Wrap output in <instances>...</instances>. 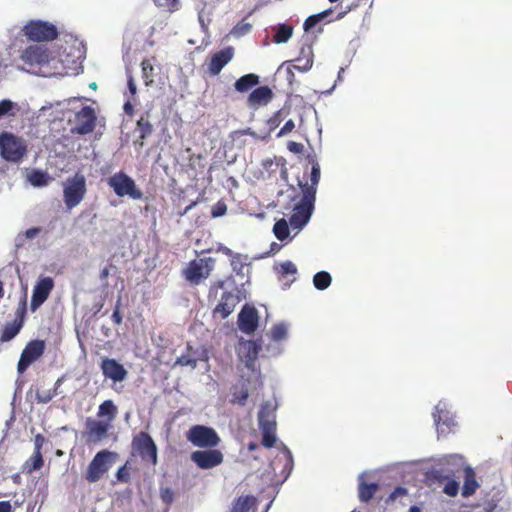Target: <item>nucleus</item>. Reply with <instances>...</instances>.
I'll return each instance as SVG.
<instances>
[{"label":"nucleus","instance_id":"obj_1","mask_svg":"<svg viewBox=\"0 0 512 512\" xmlns=\"http://www.w3.org/2000/svg\"><path fill=\"white\" fill-rule=\"evenodd\" d=\"M21 60L27 66V70L38 69V72L44 76L66 74L69 68L68 59L62 56H54L44 45L34 44L28 46L22 51Z\"/></svg>","mask_w":512,"mask_h":512},{"label":"nucleus","instance_id":"obj_2","mask_svg":"<svg viewBox=\"0 0 512 512\" xmlns=\"http://www.w3.org/2000/svg\"><path fill=\"white\" fill-rule=\"evenodd\" d=\"M276 406L271 402L262 403L258 413V424L262 432V445L272 448L276 443Z\"/></svg>","mask_w":512,"mask_h":512},{"label":"nucleus","instance_id":"obj_3","mask_svg":"<svg viewBox=\"0 0 512 512\" xmlns=\"http://www.w3.org/2000/svg\"><path fill=\"white\" fill-rule=\"evenodd\" d=\"M87 193L85 176L77 172L63 182V201L67 209L78 206Z\"/></svg>","mask_w":512,"mask_h":512},{"label":"nucleus","instance_id":"obj_4","mask_svg":"<svg viewBox=\"0 0 512 512\" xmlns=\"http://www.w3.org/2000/svg\"><path fill=\"white\" fill-rule=\"evenodd\" d=\"M132 453L139 456L144 464L156 466L158 463V449L147 432L136 434L131 443Z\"/></svg>","mask_w":512,"mask_h":512},{"label":"nucleus","instance_id":"obj_5","mask_svg":"<svg viewBox=\"0 0 512 512\" xmlns=\"http://www.w3.org/2000/svg\"><path fill=\"white\" fill-rule=\"evenodd\" d=\"M27 153L25 141L9 132L0 134V155L9 162H20Z\"/></svg>","mask_w":512,"mask_h":512},{"label":"nucleus","instance_id":"obj_6","mask_svg":"<svg viewBox=\"0 0 512 512\" xmlns=\"http://www.w3.org/2000/svg\"><path fill=\"white\" fill-rule=\"evenodd\" d=\"M116 457L117 453L109 450L97 452L87 467L84 475L85 479L89 483H95L101 480L109 471Z\"/></svg>","mask_w":512,"mask_h":512},{"label":"nucleus","instance_id":"obj_7","mask_svg":"<svg viewBox=\"0 0 512 512\" xmlns=\"http://www.w3.org/2000/svg\"><path fill=\"white\" fill-rule=\"evenodd\" d=\"M215 262L216 260L212 257L194 259L183 270V276L190 284L199 285L210 276Z\"/></svg>","mask_w":512,"mask_h":512},{"label":"nucleus","instance_id":"obj_8","mask_svg":"<svg viewBox=\"0 0 512 512\" xmlns=\"http://www.w3.org/2000/svg\"><path fill=\"white\" fill-rule=\"evenodd\" d=\"M186 439L195 447L215 448L221 439L214 428L205 425H193L186 432Z\"/></svg>","mask_w":512,"mask_h":512},{"label":"nucleus","instance_id":"obj_9","mask_svg":"<svg viewBox=\"0 0 512 512\" xmlns=\"http://www.w3.org/2000/svg\"><path fill=\"white\" fill-rule=\"evenodd\" d=\"M107 183L119 197L129 196L134 200H140L143 197V193L137 188L135 181L123 171L113 174L108 178Z\"/></svg>","mask_w":512,"mask_h":512},{"label":"nucleus","instance_id":"obj_10","mask_svg":"<svg viewBox=\"0 0 512 512\" xmlns=\"http://www.w3.org/2000/svg\"><path fill=\"white\" fill-rule=\"evenodd\" d=\"M24 35L35 42L52 41L57 38L55 25L41 20H31L23 27Z\"/></svg>","mask_w":512,"mask_h":512},{"label":"nucleus","instance_id":"obj_11","mask_svg":"<svg viewBox=\"0 0 512 512\" xmlns=\"http://www.w3.org/2000/svg\"><path fill=\"white\" fill-rule=\"evenodd\" d=\"M314 203L313 192H306V195H303L301 201L294 207L289 219V224L293 229H302L308 223L314 210Z\"/></svg>","mask_w":512,"mask_h":512},{"label":"nucleus","instance_id":"obj_12","mask_svg":"<svg viewBox=\"0 0 512 512\" xmlns=\"http://www.w3.org/2000/svg\"><path fill=\"white\" fill-rule=\"evenodd\" d=\"M45 341L35 339L29 341L25 348L22 350L20 359L17 364V371L19 374H23L28 367L38 360L45 352Z\"/></svg>","mask_w":512,"mask_h":512},{"label":"nucleus","instance_id":"obj_13","mask_svg":"<svg viewBox=\"0 0 512 512\" xmlns=\"http://www.w3.org/2000/svg\"><path fill=\"white\" fill-rule=\"evenodd\" d=\"M190 459L198 468L207 470L219 466L224 460V455L218 449L205 448L193 451Z\"/></svg>","mask_w":512,"mask_h":512},{"label":"nucleus","instance_id":"obj_14","mask_svg":"<svg viewBox=\"0 0 512 512\" xmlns=\"http://www.w3.org/2000/svg\"><path fill=\"white\" fill-rule=\"evenodd\" d=\"M111 428L109 422L87 418L85 422V432L83 434L87 444H97L107 437Z\"/></svg>","mask_w":512,"mask_h":512},{"label":"nucleus","instance_id":"obj_15","mask_svg":"<svg viewBox=\"0 0 512 512\" xmlns=\"http://www.w3.org/2000/svg\"><path fill=\"white\" fill-rule=\"evenodd\" d=\"M100 369L106 379L113 383H121L126 380L128 371L114 358L104 357L100 362Z\"/></svg>","mask_w":512,"mask_h":512},{"label":"nucleus","instance_id":"obj_16","mask_svg":"<svg viewBox=\"0 0 512 512\" xmlns=\"http://www.w3.org/2000/svg\"><path fill=\"white\" fill-rule=\"evenodd\" d=\"M54 288V281L51 277L40 278L35 284L32 292L30 309L35 312L49 297Z\"/></svg>","mask_w":512,"mask_h":512},{"label":"nucleus","instance_id":"obj_17","mask_svg":"<svg viewBox=\"0 0 512 512\" xmlns=\"http://www.w3.org/2000/svg\"><path fill=\"white\" fill-rule=\"evenodd\" d=\"M434 422L437 432L441 435H447L452 431L455 426L454 417L451 412L446 408V404L439 402L434 409L433 413Z\"/></svg>","mask_w":512,"mask_h":512},{"label":"nucleus","instance_id":"obj_18","mask_svg":"<svg viewBox=\"0 0 512 512\" xmlns=\"http://www.w3.org/2000/svg\"><path fill=\"white\" fill-rule=\"evenodd\" d=\"M239 296L232 291H225L221 295L219 303L213 310V316L220 319L227 318L239 303Z\"/></svg>","mask_w":512,"mask_h":512},{"label":"nucleus","instance_id":"obj_19","mask_svg":"<svg viewBox=\"0 0 512 512\" xmlns=\"http://www.w3.org/2000/svg\"><path fill=\"white\" fill-rule=\"evenodd\" d=\"M76 131L79 134L85 135L91 133L96 126L95 111L90 106L83 107L76 113Z\"/></svg>","mask_w":512,"mask_h":512},{"label":"nucleus","instance_id":"obj_20","mask_svg":"<svg viewBox=\"0 0 512 512\" xmlns=\"http://www.w3.org/2000/svg\"><path fill=\"white\" fill-rule=\"evenodd\" d=\"M258 313L254 307L245 305L238 315L239 329L246 333H253L258 327Z\"/></svg>","mask_w":512,"mask_h":512},{"label":"nucleus","instance_id":"obj_21","mask_svg":"<svg viewBox=\"0 0 512 512\" xmlns=\"http://www.w3.org/2000/svg\"><path fill=\"white\" fill-rule=\"evenodd\" d=\"M274 93L272 89L267 86H260L254 89L247 97V106L252 109L266 106L272 101Z\"/></svg>","mask_w":512,"mask_h":512},{"label":"nucleus","instance_id":"obj_22","mask_svg":"<svg viewBox=\"0 0 512 512\" xmlns=\"http://www.w3.org/2000/svg\"><path fill=\"white\" fill-rule=\"evenodd\" d=\"M233 54L234 53L232 47H227L213 54L208 65L210 74L218 75L221 70L232 60Z\"/></svg>","mask_w":512,"mask_h":512},{"label":"nucleus","instance_id":"obj_23","mask_svg":"<svg viewBox=\"0 0 512 512\" xmlns=\"http://www.w3.org/2000/svg\"><path fill=\"white\" fill-rule=\"evenodd\" d=\"M261 350V344L254 340H248L241 344L239 353L243 355L246 361V366L252 365L258 358Z\"/></svg>","mask_w":512,"mask_h":512},{"label":"nucleus","instance_id":"obj_24","mask_svg":"<svg viewBox=\"0 0 512 512\" xmlns=\"http://www.w3.org/2000/svg\"><path fill=\"white\" fill-rule=\"evenodd\" d=\"M479 488V483L476 479V473L470 466L464 467V484L462 487V496L470 497Z\"/></svg>","mask_w":512,"mask_h":512},{"label":"nucleus","instance_id":"obj_25","mask_svg":"<svg viewBox=\"0 0 512 512\" xmlns=\"http://www.w3.org/2000/svg\"><path fill=\"white\" fill-rule=\"evenodd\" d=\"M260 82L259 76L253 73L245 74L236 80L234 87L237 92L245 93L258 85Z\"/></svg>","mask_w":512,"mask_h":512},{"label":"nucleus","instance_id":"obj_26","mask_svg":"<svg viewBox=\"0 0 512 512\" xmlns=\"http://www.w3.org/2000/svg\"><path fill=\"white\" fill-rule=\"evenodd\" d=\"M311 183H305V184H299L303 195H306V192H313L314 199H316V191H317V185L320 180V166L317 162H314L312 164L311 168V175H310Z\"/></svg>","mask_w":512,"mask_h":512},{"label":"nucleus","instance_id":"obj_27","mask_svg":"<svg viewBox=\"0 0 512 512\" xmlns=\"http://www.w3.org/2000/svg\"><path fill=\"white\" fill-rule=\"evenodd\" d=\"M379 490V485L377 483H367L365 481H361L358 485V497L360 502L368 503Z\"/></svg>","mask_w":512,"mask_h":512},{"label":"nucleus","instance_id":"obj_28","mask_svg":"<svg viewBox=\"0 0 512 512\" xmlns=\"http://www.w3.org/2000/svg\"><path fill=\"white\" fill-rule=\"evenodd\" d=\"M52 180L53 178L49 175L47 171L35 169L28 174V181L34 187H45Z\"/></svg>","mask_w":512,"mask_h":512},{"label":"nucleus","instance_id":"obj_29","mask_svg":"<svg viewBox=\"0 0 512 512\" xmlns=\"http://www.w3.org/2000/svg\"><path fill=\"white\" fill-rule=\"evenodd\" d=\"M43 465L42 452H33L32 456L24 463L22 472L30 475L34 471L40 470Z\"/></svg>","mask_w":512,"mask_h":512},{"label":"nucleus","instance_id":"obj_30","mask_svg":"<svg viewBox=\"0 0 512 512\" xmlns=\"http://www.w3.org/2000/svg\"><path fill=\"white\" fill-rule=\"evenodd\" d=\"M116 415L117 407L115 406L112 400H105L99 405L97 416H107L106 422H109L111 424V422L115 419Z\"/></svg>","mask_w":512,"mask_h":512},{"label":"nucleus","instance_id":"obj_31","mask_svg":"<svg viewBox=\"0 0 512 512\" xmlns=\"http://www.w3.org/2000/svg\"><path fill=\"white\" fill-rule=\"evenodd\" d=\"M333 13V8H328L320 13L309 16L304 24L303 28L305 31H310L313 29L318 23L326 20Z\"/></svg>","mask_w":512,"mask_h":512},{"label":"nucleus","instance_id":"obj_32","mask_svg":"<svg viewBox=\"0 0 512 512\" xmlns=\"http://www.w3.org/2000/svg\"><path fill=\"white\" fill-rule=\"evenodd\" d=\"M23 326L16 323L15 321L6 323L2 329V332L0 334V341L1 342H9L14 337L17 336V334L20 332Z\"/></svg>","mask_w":512,"mask_h":512},{"label":"nucleus","instance_id":"obj_33","mask_svg":"<svg viewBox=\"0 0 512 512\" xmlns=\"http://www.w3.org/2000/svg\"><path fill=\"white\" fill-rule=\"evenodd\" d=\"M255 498L253 496H241L233 505L231 512H249L255 505Z\"/></svg>","mask_w":512,"mask_h":512},{"label":"nucleus","instance_id":"obj_34","mask_svg":"<svg viewBox=\"0 0 512 512\" xmlns=\"http://www.w3.org/2000/svg\"><path fill=\"white\" fill-rule=\"evenodd\" d=\"M293 28L287 24H280L276 28V32L273 36V40L275 43H285L292 36Z\"/></svg>","mask_w":512,"mask_h":512},{"label":"nucleus","instance_id":"obj_35","mask_svg":"<svg viewBox=\"0 0 512 512\" xmlns=\"http://www.w3.org/2000/svg\"><path fill=\"white\" fill-rule=\"evenodd\" d=\"M26 315H27V295L25 293L19 299L16 311H15V319L13 321H15L16 323L23 326L25 323Z\"/></svg>","mask_w":512,"mask_h":512},{"label":"nucleus","instance_id":"obj_36","mask_svg":"<svg viewBox=\"0 0 512 512\" xmlns=\"http://www.w3.org/2000/svg\"><path fill=\"white\" fill-rule=\"evenodd\" d=\"M331 275L326 271L317 272L313 277V284L318 290H325L331 284Z\"/></svg>","mask_w":512,"mask_h":512},{"label":"nucleus","instance_id":"obj_37","mask_svg":"<svg viewBox=\"0 0 512 512\" xmlns=\"http://www.w3.org/2000/svg\"><path fill=\"white\" fill-rule=\"evenodd\" d=\"M142 77L146 86L154 83V67L149 59H144L141 62Z\"/></svg>","mask_w":512,"mask_h":512},{"label":"nucleus","instance_id":"obj_38","mask_svg":"<svg viewBox=\"0 0 512 512\" xmlns=\"http://www.w3.org/2000/svg\"><path fill=\"white\" fill-rule=\"evenodd\" d=\"M191 350H192V347L190 345H188L187 346V354H183L180 357H178L175 361V365L181 366V367L189 366L192 369H195L197 367L198 360L195 357L191 356V354H190Z\"/></svg>","mask_w":512,"mask_h":512},{"label":"nucleus","instance_id":"obj_39","mask_svg":"<svg viewBox=\"0 0 512 512\" xmlns=\"http://www.w3.org/2000/svg\"><path fill=\"white\" fill-rule=\"evenodd\" d=\"M273 232L278 240H285L289 236L288 222L284 218L276 221L273 227Z\"/></svg>","mask_w":512,"mask_h":512},{"label":"nucleus","instance_id":"obj_40","mask_svg":"<svg viewBox=\"0 0 512 512\" xmlns=\"http://www.w3.org/2000/svg\"><path fill=\"white\" fill-rule=\"evenodd\" d=\"M137 129L140 133V139L144 140L152 134L153 126L147 118L141 117L137 121Z\"/></svg>","mask_w":512,"mask_h":512},{"label":"nucleus","instance_id":"obj_41","mask_svg":"<svg viewBox=\"0 0 512 512\" xmlns=\"http://www.w3.org/2000/svg\"><path fill=\"white\" fill-rule=\"evenodd\" d=\"M292 67L299 72H307L312 68L313 59L308 58H296L292 62Z\"/></svg>","mask_w":512,"mask_h":512},{"label":"nucleus","instance_id":"obj_42","mask_svg":"<svg viewBox=\"0 0 512 512\" xmlns=\"http://www.w3.org/2000/svg\"><path fill=\"white\" fill-rule=\"evenodd\" d=\"M271 338L275 341H281L287 336V327L280 323L271 328Z\"/></svg>","mask_w":512,"mask_h":512},{"label":"nucleus","instance_id":"obj_43","mask_svg":"<svg viewBox=\"0 0 512 512\" xmlns=\"http://www.w3.org/2000/svg\"><path fill=\"white\" fill-rule=\"evenodd\" d=\"M230 258H231L230 263H231L232 270L237 274H242L243 269L245 267V262H244L243 256L241 254L234 253V255Z\"/></svg>","mask_w":512,"mask_h":512},{"label":"nucleus","instance_id":"obj_44","mask_svg":"<svg viewBox=\"0 0 512 512\" xmlns=\"http://www.w3.org/2000/svg\"><path fill=\"white\" fill-rule=\"evenodd\" d=\"M281 277L286 275H295L297 273V267L291 261H285L276 268Z\"/></svg>","mask_w":512,"mask_h":512},{"label":"nucleus","instance_id":"obj_45","mask_svg":"<svg viewBox=\"0 0 512 512\" xmlns=\"http://www.w3.org/2000/svg\"><path fill=\"white\" fill-rule=\"evenodd\" d=\"M129 462L127 461L123 466H121L116 472V479L121 483H129L131 480L130 477V469L128 467Z\"/></svg>","mask_w":512,"mask_h":512},{"label":"nucleus","instance_id":"obj_46","mask_svg":"<svg viewBox=\"0 0 512 512\" xmlns=\"http://www.w3.org/2000/svg\"><path fill=\"white\" fill-rule=\"evenodd\" d=\"M154 3L159 8H162L168 12H174L178 10L179 6L178 0H154Z\"/></svg>","mask_w":512,"mask_h":512},{"label":"nucleus","instance_id":"obj_47","mask_svg":"<svg viewBox=\"0 0 512 512\" xmlns=\"http://www.w3.org/2000/svg\"><path fill=\"white\" fill-rule=\"evenodd\" d=\"M408 494V491L405 487L398 486L396 487L386 498L385 503L390 504L395 502L399 497H404Z\"/></svg>","mask_w":512,"mask_h":512},{"label":"nucleus","instance_id":"obj_48","mask_svg":"<svg viewBox=\"0 0 512 512\" xmlns=\"http://www.w3.org/2000/svg\"><path fill=\"white\" fill-rule=\"evenodd\" d=\"M248 396V390L246 388H242L240 391H235L233 393L231 402L244 405L248 399Z\"/></svg>","mask_w":512,"mask_h":512},{"label":"nucleus","instance_id":"obj_49","mask_svg":"<svg viewBox=\"0 0 512 512\" xmlns=\"http://www.w3.org/2000/svg\"><path fill=\"white\" fill-rule=\"evenodd\" d=\"M443 492L451 497H455L459 492V483L455 480H449L443 488Z\"/></svg>","mask_w":512,"mask_h":512},{"label":"nucleus","instance_id":"obj_50","mask_svg":"<svg viewBox=\"0 0 512 512\" xmlns=\"http://www.w3.org/2000/svg\"><path fill=\"white\" fill-rule=\"evenodd\" d=\"M56 395V391H51V390H47V391H40L38 390L36 392V399L39 403H48L49 401H51L53 399V397Z\"/></svg>","mask_w":512,"mask_h":512},{"label":"nucleus","instance_id":"obj_51","mask_svg":"<svg viewBox=\"0 0 512 512\" xmlns=\"http://www.w3.org/2000/svg\"><path fill=\"white\" fill-rule=\"evenodd\" d=\"M227 212V205L223 201H218L211 210L213 218H218L225 215Z\"/></svg>","mask_w":512,"mask_h":512},{"label":"nucleus","instance_id":"obj_52","mask_svg":"<svg viewBox=\"0 0 512 512\" xmlns=\"http://www.w3.org/2000/svg\"><path fill=\"white\" fill-rule=\"evenodd\" d=\"M160 497L165 504L170 505L174 500V492L169 487H161Z\"/></svg>","mask_w":512,"mask_h":512},{"label":"nucleus","instance_id":"obj_53","mask_svg":"<svg viewBox=\"0 0 512 512\" xmlns=\"http://www.w3.org/2000/svg\"><path fill=\"white\" fill-rule=\"evenodd\" d=\"M13 109V102L10 100L0 101V118L8 114Z\"/></svg>","mask_w":512,"mask_h":512},{"label":"nucleus","instance_id":"obj_54","mask_svg":"<svg viewBox=\"0 0 512 512\" xmlns=\"http://www.w3.org/2000/svg\"><path fill=\"white\" fill-rule=\"evenodd\" d=\"M111 319L116 325H120L122 323V315L120 313V299H118L116 302Z\"/></svg>","mask_w":512,"mask_h":512},{"label":"nucleus","instance_id":"obj_55","mask_svg":"<svg viewBox=\"0 0 512 512\" xmlns=\"http://www.w3.org/2000/svg\"><path fill=\"white\" fill-rule=\"evenodd\" d=\"M295 128V123L293 120H288L284 126L280 129V131L278 132L277 134V137H282L288 133H290L291 131H293Z\"/></svg>","mask_w":512,"mask_h":512},{"label":"nucleus","instance_id":"obj_56","mask_svg":"<svg viewBox=\"0 0 512 512\" xmlns=\"http://www.w3.org/2000/svg\"><path fill=\"white\" fill-rule=\"evenodd\" d=\"M46 439L42 434H37L34 437V452H42L43 445L45 444Z\"/></svg>","mask_w":512,"mask_h":512},{"label":"nucleus","instance_id":"obj_57","mask_svg":"<svg viewBox=\"0 0 512 512\" xmlns=\"http://www.w3.org/2000/svg\"><path fill=\"white\" fill-rule=\"evenodd\" d=\"M297 58L313 59V50L311 45H303Z\"/></svg>","mask_w":512,"mask_h":512},{"label":"nucleus","instance_id":"obj_58","mask_svg":"<svg viewBox=\"0 0 512 512\" xmlns=\"http://www.w3.org/2000/svg\"><path fill=\"white\" fill-rule=\"evenodd\" d=\"M357 8V3L356 4H349L345 7V9H343L342 11H340L336 17H335V21H338V20H341L343 19L348 13H350L351 11L355 10Z\"/></svg>","mask_w":512,"mask_h":512},{"label":"nucleus","instance_id":"obj_59","mask_svg":"<svg viewBox=\"0 0 512 512\" xmlns=\"http://www.w3.org/2000/svg\"><path fill=\"white\" fill-rule=\"evenodd\" d=\"M127 86H128V90L131 94V97H134L137 92V87H136L135 80L131 73H129L127 76Z\"/></svg>","mask_w":512,"mask_h":512},{"label":"nucleus","instance_id":"obj_60","mask_svg":"<svg viewBox=\"0 0 512 512\" xmlns=\"http://www.w3.org/2000/svg\"><path fill=\"white\" fill-rule=\"evenodd\" d=\"M280 121H281V112L279 111L278 113L274 114L268 120V125H269L270 129H274L276 126H278Z\"/></svg>","mask_w":512,"mask_h":512},{"label":"nucleus","instance_id":"obj_61","mask_svg":"<svg viewBox=\"0 0 512 512\" xmlns=\"http://www.w3.org/2000/svg\"><path fill=\"white\" fill-rule=\"evenodd\" d=\"M41 232V228L33 227L25 231V236L28 239H33Z\"/></svg>","mask_w":512,"mask_h":512},{"label":"nucleus","instance_id":"obj_62","mask_svg":"<svg viewBox=\"0 0 512 512\" xmlns=\"http://www.w3.org/2000/svg\"><path fill=\"white\" fill-rule=\"evenodd\" d=\"M294 68L292 67V64L289 62V64L287 65V68H286V78L288 80V82L291 84L294 79H295V74H294Z\"/></svg>","mask_w":512,"mask_h":512},{"label":"nucleus","instance_id":"obj_63","mask_svg":"<svg viewBox=\"0 0 512 512\" xmlns=\"http://www.w3.org/2000/svg\"><path fill=\"white\" fill-rule=\"evenodd\" d=\"M217 252H220L228 257H232L234 255V252L228 248L227 246H224L222 244H220L217 249H216Z\"/></svg>","mask_w":512,"mask_h":512},{"label":"nucleus","instance_id":"obj_64","mask_svg":"<svg viewBox=\"0 0 512 512\" xmlns=\"http://www.w3.org/2000/svg\"><path fill=\"white\" fill-rule=\"evenodd\" d=\"M0 512H12V506L9 501H0Z\"/></svg>","mask_w":512,"mask_h":512}]
</instances>
